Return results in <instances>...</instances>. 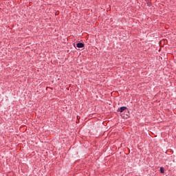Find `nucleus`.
<instances>
[{
	"label": "nucleus",
	"instance_id": "f257e3e1",
	"mask_svg": "<svg viewBox=\"0 0 176 176\" xmlns=\"http://www.w3.org/2000/svg\"><path fill=\"white\" fill-rule=\"evenodd\" d=\"M76 46L79 48L81 49L82 47H85V44L82 43H78L76 44Z\"/></svg>",
	"mask_w": 176,
	"mask_h": 176
},
{
	"label": "nucleus",
	"instance_id": "f03ea898",
	"mask_svg": "<svg viewBox=\"0 0 176 176\" xmlns=\"http://www.w3.org/2000/svg\"><path fill=\"white\" fill-rule=\"evenodd\" d=\"M127 108L126 107H120V109H118V111L119 112H123L124 111H126V109Z\"/></svg>",
	"mask_w": 176,
	"mask_h": 176
},
{
	"label": "nucleus",
	"instance_id": "7ed1b4c3",
	"mask_svg": "<svg viewBox=\"0 0 176 176\" xmlns=\"http://www.w3.org/2000/svg\"><path fill=\"white\" fill-rule=\"evenodd\" d=\"M160 173H161L162 174L164 173V168H163V167H161V168H160Z\"/></svg>",
	"mask_w": 176,
	"mask_h": 176
}]
</instances>
